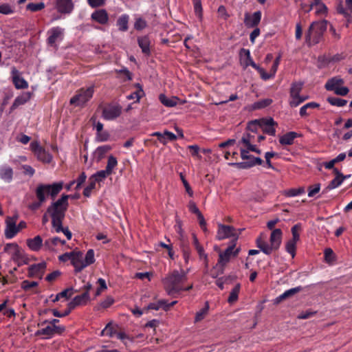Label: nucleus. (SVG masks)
Masks as SVG:
<instances>
[{"instance_id":"f257e3e1","label":"nucleus","mask_w":352,"mask_h":352,"mask_svg":"<svg viewBox=\"0 0 352 352\" xmlns=\"http://www.w3.org/2000/svg\"><path fill=\"white\" fill-rule=\"evenodd\" d=\"M256 127L250 129L248 131L243 135L241 140L238 142L240 146L241 157L243 160H248V162L239 163H230V166H234L239 168H248L254 165H261L263 161L260 157H255L248 155L249 151H253L261 153V151L257 148L256 142Z\"/></svg>"},{"instance_id":"f03ea898","label":"nucleus","mask_w":352,"mask_h":352,"mask_svg":"<svg viewBox=\"0 0 352 352\" xmlns=\"http://www.w3.org/2000/svg\"><path fill=\"white\" fill-rule=\"evenodd\" d=\"M189 271V268H187L186 270L180 269L179 271L175 270L162 279L164 289L168 295L175 296L182 291H188L192 288V284L187 287L182 285V283L187 279Z\"/></svg>"},{"instance_id":"7ed1b4c3","label":"nucleus","mask_w":352,"mask_h":352,"mask_svg":"<svg viewBox=\"0 0 352 352\" xmlns=\"http://www.w3.org/2000/svg\"><path fill=\"white\" fill-rule=\"evenodd\" d=\"M69 195H64L60 199L53 203L47 209L52 219V227L56 232L61 228L62 220L65 217V212L68 205Z\"/></svg>"},{"instance_id":"20e7f679","label":"nucleus","mask_w":352,"mask_h":352,"mask_svg":"<svg viewBox=\"0 0 352 352\" xmlns=\"http://www.w3.org/2000/svg\"><path fill=\"white\" fill-rule=\"evenodd\" d=\"M283 232L280 229L272 230L270 234V243H266L261 236L256 239V245L265 254H270L273 251L278 250L281 244Z\"/></svg>"},{"instance_id":"39448f33","label":"nucleus","mask_w":352,"mask_h":352,"mask_svg":"<svg viewBox=\"0 0 352 352\" xmlns=\"http://www.w3.org/2000/svg\"><path fill=\"white\" fill-rule=\"evenodd\" d=\"M234 246L235 245L232 244L230 245L223 252L219 253L218 263L211 272V276L212 278H215L219 274H223V267L229 262L230 258L232 256H236L238 254L239 249L237 248L234 250Z\"/></svg>"},{"instance_id":"423d86ee","label":"nucleus","mask_w":352,"mask_h":352,"mask_svg":"<svg viewBox=\"0 0 352 352\" xmlns=\"http://www.w3.org/2000/svg\"><path fill=\"white\" fill-rule=\"evenodd\" d=\"M327 21H314L313 22L305 36L306 43L309 45H315L319 43L324 32L326 30Z\"/></svg>"},{"instance_id":"0eeeda50","label":"nucleus","mask_w":352,"mask_h":352,"mask_svg":"<svg viewBox=\"0 0 352 352\" xmlns=\"http://www.w3.org/2000/svg\"><path fill=\"white\" fill-rule=\"evenodd\" d=\"M63 186V182L54 183L52 184H39L35 192L38 200L45 202L48 195H50L54 199L62 190Z\"/></svg>"},{"instance_id":"6e6552de","label":"nucleus","mask_w":352,"mask_h":352,"mask_svg":"<svg viewBox=\"0 0 352 352\" xmlns=\"http://www.w3.org/2000/svg\"><path fill=\"white\" fill-rule=\"evenodd\" d=\"M94 92V85L87 88H81L70 99V104L76 107H82L92 98Z\"/></svg>"},{"instance_id":"1a4fd4ad","label":"nucleus","mask_w":352,"mask_h":352,"mask_svg":"<svg viewBox=\"0 0 352 352\" xmlns=\"http://www.w3.org/2000/svg\"><path fill=\"white\" fill-rule=\"evenodd\" d=\"M303 87L302 82H294L292 84L289 91V104L292 107H296L305 100L308 99L307 96H300V93Z\"/></svg>"},{"instance_id":"9d476101","label":"nucleus","mask_w":352,"mask_h":352,"mask_svg":"<svg viewBox=\"0 0 352 352\" xmlns=\"http://www.w3.org/2000/svg\"><path fill=\"white\" fill-rule=\"evenodd\" d=\"M90 300L89 294L87 292H84L81 295L76 296L74 299L69 303V308L64 314H59V311L56 309L53 310V315L56 317H64L67 316L72 309L75 308L76 306L80 305H85Z\"/></svg>"},{"instance_id":"9b49d317","label":"nucleus","mask_w":352,"mask_h":352,"mask_svg":"<svg viewBox=\"0 0 352 352\" xmlns=\"http://www.w3.org/2000/svg\"><path fill=\"white\" fill-rule=\"evenodd\" d=\"M275 122L272 118H265L261 120H254L249 124V128L260 127L262 131L270 135H274L276 129L274 128Z\"/></svg>"},{"instance_id":"f8f14e48","label":"nucleus","mask_w":352,"mask_h":352,"mask_svg":"<svg viewBox=\"0 0 352 352\" xmlns=\"http://www.w3.org/2000/svg\"><path fill=\"white\" fill-rule=\"evenodd\" d=\"M30 147L38 160L43 163H50L52 162V155L43 148L38 142L34 141L31 142Z\"/></svg>"},{"instance_id":"ddd939ff","label":"nucleus","mask_w":352,"mask_h":352,"mask_svg":"<svg viewBox=\"0 0 352 352\" xmlns=\"http://www.w3.org/2000/svg\"><path fill=\"white\" fill-rule=\"evenodd\" d=\"M4 252L9 254L14 261H19L23 258V253L19 246L15 243H6L3 248Z\"/></svg>"},{"instance_id":"4468645a","label":"nucleus","mask_w":352,"mask_h":352,"mask_svg":"<svg viewBox=\"0 0 352 352\" xmlns=\"http://www.w3.org/2000/svg\"><path fill=\"white\" fill-rule=\"evenodd\" d=\"M122 108L119 105L110 104L105 107L102 111V116L105 120H111L120 116Z\"/></svg>"},{"instance_id":"2eb2a0df","label":"nucleus","mask_w":352,"mask_h":352,"mask_svg":"<svg viewBox=\"0 0 352 352\" xmlns=\"http://www.w3.org/2000/svg\"><path fill=\"white\" fill-rule=\"evenodd\" d=\"M19 232V228L16 225V219L8 217L6 221L5 236L6 239H12Z\"/></svg>"},{"instance_id":"dca6fc26","label":"nucleus","mask_w":352,"mask_h":352,"mask_svg":"<svg viewBox=\"0 0 352 352\" xmlns=\"http://www.w3.org/2000/svg\"><path fill=\"white\" fill-rule=\"evenodd\" d=\"M64 30L60 27L51 28L48 32L47 42L50 45H54L56 42L63 39Z\"/></svg>"},{"instance_id":"f3484780","label":"nucleus","mask_w":352,"mask_h":352,"mask_svg":"<svg viewBox=\"0 0 352 352\" xmlns=\"http://www.w3.org/2000/svg\"><path fill=\"white\" fill-rule=\"evenodd\" d=\"M45 268L46 263L45 262L32 265L28 268V276L30 277L42 278Z\"/></svg>"},{"instance_id":"a211bd4d","label":"nucleus","mask_w":352,"mask_h":352,"mask_svg":"<svg viewBox=\"0 0 352 352\" xmlns=\"http://www.w3.org/2000/svg\"><path fill=\"white\" fill-rule=\"evenodd\" d=\"M261 19V12L260 11L255 12L252 14L245 13L244 23L248 28H254L260 23Z\"/></svg>"},{"instance_id":"6ab92c4d","label":"nucleus","mask_w":352,"mask_h":352,"mask_svg":"<svg viewBox=\"0 0 352 352\" xmlns=\"http://www.w3.org/2000/svg\"><path fill=\"white\" fill-rule=\"evenodd\" d=\"M236 234L234 233V228L230 226L219 225L217 237L219 240H222L230 236H235Z\"/></svg>"},{"instance_id":"aec40b11","label":"nucleus","mask_w":352,"mask_h":352,"mask_svg":"<svg viewBox=\"0 0 352 352\" xmlns=\"http://www.w3.org/2000/svg\"><path fill=\"white\" fill-rule=\"evenodd\" d=\"M94 262H95L94 251L92 249H90L87 252L85 257H83V256H82V258L80 260V263L78 268V272H80L84 268L90 265L91 264L94 263Z\"/></svg>"},{"instance_id":"412c9836","label":"nucleus","mask_w":352,"mask_h":352,"mask_svg":"<svg viewBox=\"0 0 352 352\" xmlns=\"http://www.w3.org/2000/svg\"><path fill=\"white\" fill-rule=\"evenodd\" d=\"M12 81L16 89H25L28 87L27 81L22 78L18 70L13 68L12 70Z\"/></svg>"},{"instance_id":"4be33fe9","label":"nucleus","mask_w":352,"mask_h":352,"mask_svg":"<svg viewBox=\"0 0 352 352\" xmlns=\"http://www.w3.org/2000/svg\"><path fill=\"white\" fill-rule=\"evenodd\" d=\"M13 169L8 165L0 166V179L6 183H10L13 179Z\"/></svg>"},{"instance_id":"5701e85b","label":"nucleus","mask_w":352,"mask_h":352,"mask_svg":"<svg viewBox=\"0 0 352 352\" xmlns=\"http://www.w3.org/2000/svg\"><path fill=\"white\" fill-rule=\"evenodd\" d=\"M240 56L241 63L245 68L250 65L255 68L258 65L252 59L250 52L248 50L242 49L240 52Z\"/></svg>"},{"instance_id":"b1692460","label":"nucleus","mask_w":352,"mask_h":352,"mask_svg":"<svg viewBox=\"0 0 352 352\" xmlns=\"http://www.w3.org/2000/svg\"><path fill=\"white\" fill-rule=\"evenodd\" d=\"M91 19L100 24L104 25L109 21V15L105 10L101 9L94 12L91 14Z\"/></svg>"},{"instance_id":"393cba45","label":"nucleus","mask_w":352,"mask_h":352,"mask_svg":"<svg viewBox=\"0 0 352 352\" xmlns=\"http://www.w3.org/2000/svg\"><path fill=\"white\" fill-rule=\"evenodd\" d=\"M313 8H315V13L317 16H326L328 12V8L324 3L320 2H313L309 4V9L307 12H310Z\"/></svg>"},{"instance_id":"a878e982","label":"nucleus","mask_w":352,"mask_h":352,"mask_svg":"<svg viewBox=\"0 0 352 352\" xmlns=\"http://www.w3.org/2000/svg\"><path fill=\"white\" fill-rule=\"evenodd\" d=\"M26 244L32 251L38 252L44 243H43L42 238L37 235L32 239H27Z\"/></svg>"},{"instance_id":"bb28decb","label":"nucleus","mask_w":352,"mask_h":352,"mask_svg":"<svg viewBox=\"0 0 352 352\" xmlns=\"http://www.w3.org/2000/svg\"><path fill=\"white\" fill-rule=\"evenodd\" d=\"M56 7L61 13H69L73 10L72 0H56Z\"/></svg>"},{"instance_id":"cd10ccee","label":"nucleus","mask_w":352,"mask_h":352,"mask_svg":"<svg viewBox=\"0 0 352 352\" xmlns=\"http://www.w3.org/2000/svg\"><path fill=\"white\" fill-rule=\"evenodd\" d=\"M301 290L302 287L300 286L286 290L285 292H283L282 294H280L274 299V303L278 304L283 300L294 296V294L300 292Z\"/></svg>"},{"instance_id":"c85d7f7f","label":"nucleus","mask_w":352,"mask_h":352,"mask_svg":"<svg viewBox=\"0 0 352 352\" xmlns=\"http://www.w3.org/2000/svg\"><path fill=\"white\" fill-rule=\"evenodd\" d=\"M65 241L60 240L58 237H53L45 241L43 246L46 250L54 251L56 246L58 244H65Z\"/></svg>"},{"instance_id":"c756f323","label":"nucleus","mask_w":352,"mask_h":352,"mask_svg":"<svg viewBox=\"0 0 352 352\" xmlns=\"http://www.w3.org/2000/svg\"><path fill=\"white\" fill-rule=\"evenodd\" d=\"M159 100L164 106L168 107H173L177 104L179 98L176 96L168 97L165 94H160Z\"/></svg>"},{"instance_id":"7c9ffc66","label":"nucleus","mask_w":352,"mask_h":352,"mask_svg":"<svg viewBox=\"0 0 352 352\" xmlns=\"http://www.w3.org/2000/svg\"><path fill=\"white\" fill-rule=\"evenodd\" d=\"M138 43L139 47L141 48L142 52L146 55L150 54V44L151 41L147 36H143L138 38Z\"/></svg>"},{"instance_id":"2f4dec72","label":"nucleus","mask_w":352,"mask_h":352,"mask_svg":"<svg viewBox=\"0 0 352 352\" xmlns=\"http://www.w3.org/2000/svg\"><path fill=\"white\" fill-rule=\"evenodd\" d=\"M344 83V80L339 76L333 77L329 79L325 84V88L329 91H333L337 87H340Z\"/></svg>"},{"instance_id":"473e14b6","label":"nucleus","mask_w":352,"mask_h":352,"mask_svg":"<svg viewBox=\"0 0 352 352\" xmlns=\"http://www.w3.org/2000/svg\"><path fill=\"white\" fill-rule=\"evenodd\" d=\"M298 136L296 132H288L279 138V142L282 145H292L294 143L295 138Z\"/></svg>"},{"instance_id":"72a5a7b5","label":"nucleus","mask_w":352,"mask_h":352,"mask_svg":"<svg viewBox=\"0 0 352 352\" xmlns=\"http://www.w3.org/2000/svg\"><path fill=\"white\" fill-rule=\"evenodd\" d=\"M129 21V16L128 14H122L117 21V26L118 30L122 32H126L128 28V24Z\"/></svg>"},{"instance_id":"f704fd0d","label":"nucleus","mask_w":352,"mask_h":352,"mask_svg":"<svg viewBox=\"0 0 352 352\" xmlns=\"http://www.w3.org/2000/svg\"><path fill=\"white\" fill-rule=\"evenodd\" d=\"M111 149V147L109 145H103L99 146L95 151V157L97 158L98 161H100L104 157V155Z\"/></svg>"},{"instance_id":"c9c22d12","label":"nucleus","mask_w":352,"mask_h":352,"mask_svg":"<svg viewBox=\"0 0 352 352\" xmlns=\"http://www.w3.org/2000/svg\"><path fill=\"white\" fill-rule=\"evenodd\" d=\"M117 166V159L113 155H109L108 157L107 164L105 168L106 172L111 175L113 172V170L116 168Z\"/></svg>"},{"instance_id":"e433bc0d","label":"nucleus","mask_w":352,"mask_h":352,"mask_svg":"<svg viewBox=\"0 0 352 352\" xmlns=\"http://www.w3.org/2000/svg\"><path fill=\"white\" fill-rule=\"evenodd\" d=\"M82 253L80 251H74L71 263L72 265L74 267V271L76 273H78V268L80 263V260L82 258Z\"/></svg>"},{"instance_id":"4c0bfd02","label":"nucleus","mask_w":352,"mask_h":352,"mask_svg":"<svg viewBox=\"0 0 352 352\" xmlns=\"http://www.w3.org/2000/svg\"><path fill=\"white\" fill-rule=\"evenodd\" d=\"M241 286L239 284H237L234 286V287L231 290L230 296L228 298V302L230 304L234 303L238 300L239 294L240 292Z\"/></svg>"},{"instance_id":"58836bf2","label":"nucleus","mask_w":352,"mask_h":352,"mask_svg":"<svg viewBox=\"0 0 352 352\" xmlns=\"http://www.w3.org/2000/svg\"><path fill=\"white\" fill-rule=\"evenodd\" d=\"M15 7L14 5H11L8 3H3L0 4V14L9 15L14 12Z\"/></svg>"},{"instance_id":"ea45409f","label":"nucleus","mask_w":352,"mask_h":352,"mask_svg":"<svg viewBox=\"0 0 352 352\" xmlns=\"http://www.w3.org/2000/svg\"><path fill=\"white\" fill-rule=\"evenodd\" d=\"M209 311V305L208 302H206L205 306L197 312L195 318V322H198L202 320L208 314Z\"/></svg>"},{"instance_id":"a19ab883","label":"nucleus","mask_w":352,"mask_h":352,"mask_svg":"<svg viewBox=\"0 0 352 352\" xmlns=\"http://www.w3.org/2000/svg\"><path fill=\"white\" fill-rule=\"evenodd\" d=\"M298 241L290 239L285 245L286 251L294 258L296 255V243Z\"/></svg>"},{"instance_id":"79ce46f5","label":"nucleus","mask_w":352,"mask_h":352,"mask_svg":"<svg viewBox=\"0 0 352 352\" xmlns=\"http://www.w3.org/2000/svg\"><path fill=\"white\" fill-rule=\"evenodd\" d=\"M109 175H111L109 173L106 172L105 170H99L93 175H91L90 177L96 182H102L103 179H104L107 177Z\"/></svg>"},{"instance_id":"37998d69","label":"nucleus","mask_w":352,"mask_h":352,"mask_svg":"<svg viewBox=\"0 0 352 352\" xmlns=\"http://www.w3.org/2000/svg\"><path fill=\"white\" fill-rule=\"evenodd\" d=\"M36 335H44L46 336L47 338L52 337V336H54L53 326L49 324L45 327L38 330L36 332Z\"/></svg>"},{"instance_id":"c03bdc74","label":"nucleus","mask_w":352,"mask_h":352,"mask_svg":"<svg viewBox=\"0 0 352 352\" xmlns=\"http://www.w3.org/2000/svg\"><path fill=\"white\" fill-rule=\"evenodd\" d=\"M305 192V188L300 187L298 188H291L289 190H287L285 191L284 194L287 197H295L298 196L299 195H302Z\"/></svg>"},{"instance_id":"a18cd8bd","label":"nucleus","mask_w":352,"mask_h":352,"mask_svg":"<svg viewBox=\"0 0 352 352\" xmlns=\"http://www.w3.org/2000/svg\"><path fill=\"white\" fill-rule=\"evenodd\" d=\"M327 101L333 106L344 107L346 104L347 101L344 99H341L336 97H329L327 98Z\"/></svg>"},{"instance_id":"49530a36","label":"nucleus","mask_w":352,"mask_h":352,"mask_svg":"<svg viewBox=\"0 0 352 352\" xmlns=\"http://www.w3.org/2000/svg\"><path fill=\"white\" fill-rule=\"evenodd\" d=\"M318 107H319V104L316 102H311L307 103L306 104H305L302 107H300V112H299L300 115L301 116H307L308 113L307 111L309 110V109L316 108Z\"/></svg>"},{"instance_id":"de8ad7c7","label":"nucleus","mask_w":352,"mask_h":352,"mask_svg":"<svg viewBox=\"0 0 352 352\" xmlns=\"http://www.w3.org/2000/svg\"><path fill=\"white\" fill-rule=\"evenodd\" d=\"M343 182V177L340 176H336V177L331 181L328 186L327 187V190H332L340 186Z\"/></svg>"},{"instance_id":"09e8293b","label":"nucleus","mask_w":352,"mask_h":352,"mask_svg":"<svg viewBox=\"0 0 352 352\" xmlns=\"http://www.w3.org/2000/svg\"><path fill=\"white\" fill-rule=\"evenodd\" d=\"M166 301L164 300H159L157 302H152L150 303L147 309H154V310H159L160 308H163L166 306Z\"/></svg>"},{"instance_id":"8fccbe9b","label":"nucleus","mask_w":352,"mask_h":352,"mask_svg":"<svg viewBox=\"0 0 352 352\" xmlns=\"http://www.w3.org/2000/svg\"><path fill=\"white\" fill-rule=\"evenodd\" d=\"M324 260L328 263H332L335 260V254L331 248L324 250Z\"/></svg>"},{"instance_id":"3c124183","label":"nucleus","mask_w":352,"mask_h":352,"mask_svg":"<svg viewBox=\"0 0 352 352\" xmlns=\"http://www.w3.org/2000/svg\"><path fill=\"white\" fill-rule=\"evenodd\" d=\"M114 302V299L111 296H107L104 300H102L98 306L97 309L100 308L107 309L112 305Z\"/></svg>"},{"instance_id":"603ef678","label":"nucleus","mask_w":352,"mask_h":352,"mask_svg":"<svg viewBox=\"0 0 352 352\" xmlns=\"http://www.w3.org/2000/svg\"><path fill=\"white\" fill-rule=\"evenodd\" d=\"M45 7V4L43 3H30L27 5V10H30L31 12H37L41 10Z\"/></svg>"},{"instance_id":"864d4df0","label":"nucleus","mask_w":352,"mask_h":352,"mask_svg":"<svg viewBox=\"0 0 352 352\" xmlns=\"http://www.w3.org/2000/svg\"><path fill=\"white\" fill-rule=\"evenodd\" d=\"M89 185L85 188L83 195L85 197H89L91 192V190L96 188V182L93 181V179L89 177Z\"/></svg>"},{"instance_id":"5fc2aeb1","label":"nucleus","mask_w":352,"mask_h":352,"mask_svg":"<svg viewBox=\"0 0 352 352\" xmlns=\"http://www.w3.org/2000/svg\"><path fill=\"white\" fill-rule=\"evenodd\" d=\"M337 10L339 13L344 14L346 17H347V23L352 21V17L348 14L347 11L345 10L344 7L342 3H340L337 6ZM348 26V24H346Z\"/></svg>"},{"instance_id":"6e6d98bb","label":"nucleus","mask_w":352,"mask_h":352,"mask_svg":"<svg viewBox=\"0 0 352 352\" xmlns=\"http://www.w3.org/2000/svg\"><path fill=\"white\" fill-rule=\"evenodd\" d=\"M320 190V184H316L314 186H311L308 188V196L309 197H313L319 192Z\"/></svg>"},{"instance_id":"4d7b16f0","label":"nucleus","mask_w":352,"mask_h":352,"mask_svg":"<svg viewBox=\"0 0 352 352\" xmlns=\"http://www.w3.org/2000/svg\"><path fill=\"white\" fill-rule=\"evenodd\" d=\"M180 178H181L182 182V183L184 184V186L185 188L186 192L188 193V195L190 197H192L193 196V190H192V188H191L190 184H188V182L184 178V176L182 175V173L180 174Z\"/></svg>"},{"instance_id":"13d9d810","label":"nucleus","mask_w":352,"mask_h":352,"mask_svg":"<svg viewBox=\"0 0 352 352\" xmlns=\"http://www.w3.org/2000/svg\"><path fill=\"white\" fill-rule=\"evenodd\" d=\"M116 332L113 331V327L111 324H108L105 328L101 331V336H108L109 337H113L115 336Z\"/></svg>"},{"instance_id":"bf43d9fd","label":"nucleus","mask_w":352,"mask_h":352,"mask_svg":"<svg viewBox=\"0 0 352 352\" xmlns=\"http://www.w3.org/2000/svg\"><path fill=\"white\" fill-rule=\"evenodd\" d=\"M300 230V226L299 224H296L292 228V239L293 240L299 241L300 239V234H299V230Z\"/></svg>"},{"instance_id":"052dcab7","label":"nucleus","mask_w":352,"mask_h":352,"mask_svg":"<svg viewBox=\"0 0 352 352\" xmlns=\"http://www.w3.org/2000/svg\"><path fill=\"white\" fill-rule=\"evenodd\" d=\"M142 95H143V90L142 89H140L138 91H136L134 93L129 94V96H127L126 98L129 100L135 99L136 102H139V100L141 98V97L142 96Z\"/></svg>"},{"instance_id":"680f3d73","label":"nucleus","mask_w":352,"mask_h":352,"mask_svg":"<svg viewBox=\"0 0 352 352\" xmlns=\"http://www.w3.org/2000/svg\"><path fill=\"white\" fill-rule=\"evenodd\" d=\"M146 26V22L142 19V18H138L136 19L134 23V28L135 30H141L145 28Z\"/></svg>"},{"instance_id":"e2e57ef3","label":"nucleus","mask_w":352,"mask_h":352,"mask_svg":"<svg viewBox=\"0 0 352 352\" xmlns=\"http://www.w3.org/2000/svg\"><path fill=\"white\" fill-rule=\"evenodd\" d=\"M188 148L191 151V154L192 156L197 157L198 159H201V155H199V147L195 144V145H190L188 146Z\"/></svg>"},{"instance_id":"0e129e2a","label":"nucleus","mask_w":352,"mask_h":352,"mask_svg":"<svg viewBox=\"0 0 352 352\" xmlns=\"http://www.w3.org/2000/svg\"><path fill=\"white\" fill-rule=\"evenodd\" d=\"M72 288L66 289L56 295V298H69L72 295Z\"/></svg>"},{"instance_id":"69168bd1","label":"nucleus","mask_w":352,"mask_h":352,"mask_svg":"<svg viewBox=\"0 0 352 352\" xmlns=\"http://www.w3.org/2000/svg\"><path fill=\"white\" fill-rule=\"evenodd\" d=\"M38 285V283L35 281L30 282L28 280H24L22 282L21 287L25 290H28L32 287Z\"/></svg>"},{"instance_id":"338daca9","label":"nucleus","mask_w":352,"mask_h":352,"mask_svg":"<svg viewBox=\"0 0 352 352\" xmlns=\"http://www.w3.org/2000/svg\"><path fill=\"white\" fill-rule=\"evenodd\" d=\"M254 69L258 71L262 79L266 80L272 78V75H270V74L266 73L265 70L258 65H257Z\"/></svg>"},{"instance_id":"774afa93","label":"nucleus","mask_w":352,"mask_h":352,"mask_svg":"<svg viewBox=\"0 0 352 352\" xmlns=\"http://www.w3.org/2000/svg\"><path fill=\"white\" fill-rule=\"evenodd\" d=\"M335 94L340 96H346L349 93V89L346 87L340 86L333 90Z\"/></svg>"}]
</instances>
